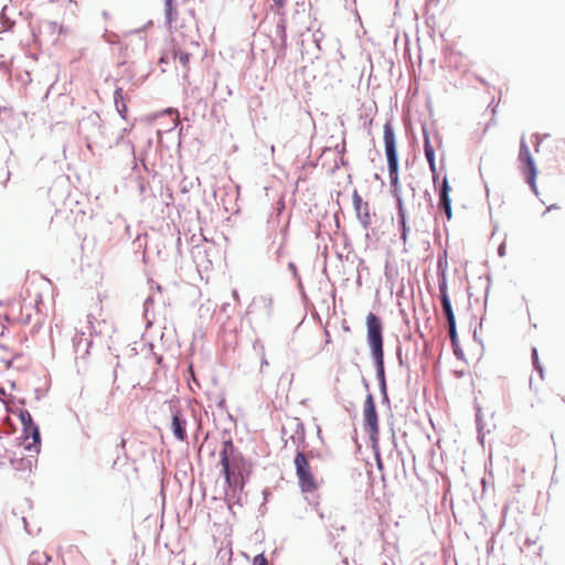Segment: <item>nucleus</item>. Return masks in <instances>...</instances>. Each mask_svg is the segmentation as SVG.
Wrapping results in <instances>:
<instances>
[{"label": "nucleus", "mask_w": 565, "mask_h": 565, "mask_svg": "<svg viewBox=\"0 0 565 565\" xmlns=\"http://www.w3.org/2000/svg\"><path fill=\"white\" fill-rule=\"evenodd\" d=\"M356 213V217L358 220L360 221L361 225L363 226V228H367L371 224V216H370V212H369V204H365V207H363L360 213L359 212H355Z\"/></svg>", "instance_id": "18"}, {"label": "nucleus", "mask_w": 565, "mask_h": 565, "mask_svg": "<svg viewBox=\"0 0 565 565\" xmlns=\"http://www.w3.org/2000/svg\"><path fill=\"white\" fill-rule=\"evenodd\" d=\"M479 171L482 179H484L486 173L491 172V162L489 158H481Z\"/></svg>", "instance_id": "26"}, {"label": "nucleus", "mask_w": 565, "mask_h": 565, "mask_svg": "<svg viewBox=\"0 0 565 565\" xmlns=\"http://www.w3.org/2000/svg\"><path fill=\"white\" fill-rule=\"evenodd\" d=\"M366 342L370 347L371 358L375 367L379 390H387L383 349V323L381 318L373 312H369L366 316Z\"/></svg>", "instance_id": "1"}, {"label": "nucleus", "mask_w": 565, "mask_h": 565, "mask_svg": "<svg viewBox=\"0 0 565 565\" xmlns=\"http://www.w3.org/2000/svg\"><path fill=\"white\" fill-rule=\"evenodd\" d=\"M92 340L84 337V333L75 334L73 337V347L76 354V359H84L89 353Z\"/></svg>", "instance_id": "12"}, {"label": "nucleus", "mask_w": 565, "mask_h": 565, "mask_svg": "<svg viewBox=\"0 0 565 565\" xmlns=\"http://www.w3.org/2000/svg\"><path fill=\"white\" fill-rule=\"evenodd\" d=\"M288 269L292 273L294 278L297 280V285L299 289H302V281L298 274L297 266L295 263L290 262L288 264Z\"/></svg>", "instance_id": "28"}, {"label": "nucleus", "mask_w": 565, "mask_h": 565, "mask_svg": "<svg viewBox=\"0 0 565 565\" xmlns=\"http://www.w3.org/2000/svg\"><path fill=\"white\" fill-rule=\"evenodd\" d=\"M488 281L490 282V277H488ZM489 295H490V284L487 286V289H486V303L488 302Z\"/></svg>", "instance_id": "44"}, {"label": "nucleus", "mask_w": 565, "mask_h": 565, "mask_svg": "<svg viewBox=\"0 0 565 565\" xmlns=\"http://www.w3.org/2000/svg\"><path fill=\"white\" fill-rule=\"evenodd\" d=\"M322 35L318 36L317 33L313 34V42L318 50H320V42H321Z\"/></svg>", "instance_id": "39"}, {"label": "nucleus", "mask_w": 565, "mask_h": 565, "mask_svg": "<svg viewBox=\"0 0 565 565\" xmlns=\"http://www.w3.org/2000/svg\"><path fill=\"white\" fill-rule=\"evenodd\" d=\"M11 387L15 388V383L14 382L11 383Z\"/></svg>", "instance_id": "59"}, {"label": "nucleus", "mask_w": 565, "mask_h": 565, "mask_svg": "<svg viewBox=\"0 0 565 565\" xmlns=\"http://www.w3.org/2000/svg\"><path fill=\"white\" fill-rule=\"evenodd\" d=\"M114 103L116 106V110L120 115L121 118H125V114L127 111V106L124 100L122 88L117 87L114 92Z\"/></svg>", "instance_id": "15"}, {"label": "nucleus", "mask_w": 565, "mask_h": 565, "mask_svg": "<svg viewBox=\"0 0 565 565\" xmlns=\"http://www.w3.org/2000/svg\"><path fill=\"white\" fill-rule=\"evenodd\" d=\"M276 255H277V257H278V258H279V257H281V255H282V249H281V247H279V248L277 249Z\"/></svg>", "instance_id": "48"}, {"label": "nucleus", "mask_w": 565, "mask_h": 565, "mask_svg": "<svg viewBox=\"0 0 565 565\" xmlns=\"http://www.w3.org/2000/svg\"><path fill=\"white\" fill-rule=\"evenodd\" d=\"M491 122H488L484 127V132L489 130Z\"/></svg>", "instance_id": "53"}, {"label": "nucleus", "mask_w": 565, "mask_h": 565, "mask_svg": "<svg viewBox=\"0 0 565 565\" xmlns=\"http://www.w3.org/2000/svg\"><path fill=\"white\" fill-rule=\"evenodd\" d=\"M160 63H166V58H164V57H161V58H160Z\"/></svg>", "instance_id": "57"}, {"label": "nucleus", "mask_w": 565, "mask_h": 565, "mask_svg": "<svg viewBox=\"0 0 565 565\" xmlns=\"http://www.w3.org/2000/svg\"><path fill=\"white\" fill-rule=\"evenodd\" d=\"M452 349H454V354L460 359L462 355H463V352L462 350L460 349L459 347V341L457 342V345H452Z\"/></svg>", "instance_id": "34"}, {"label": "nucleus", "mask_w": 565, "mask_h": 565, "mask_svg": "<svg viewBox=\"0 0 565 565\" xmlns=\"http://www.w3.org/2000/svg\"><path fill=\"white\" fill-rule=\"evenodd\" d=\"M78 132L87 142V148L92 149L103 137L102 119L98 113L92 111L78 122Z\"/></svg>", "instance_id": "4"}, {"label": "nucleus", "mask_w": 565, "mask_h": 565, "mask_svg": "<svg viewBox=\"0 0 565 565\" xmlns=\"http://www.w3.org/2000/svg\"><path fill=\"white\" fill-rule=\"evenodd\" d=\"M276 34L280 40L281 46H287V22L285 18H281L276 24Z\"/></svg>", "instance_id": "17"}, {"label": "nucleus", "mask_w": 565, "mask_h": 565, "mask_svg": "<svg viewBox=\"0 0 565 565\" xmlns=\"http://www.w3.org/2000/svg\"><path fill=\"white\" fill-rule=\"evenodd\" d=\"M262 364H263V365H264V364H267V360H266L265 358H263V360H262Z\"/></svg>", "instance_id": "55"}, {"label": "nucleus", "mask_w": 565, "mask_h": 565, "mask_svg": "<svg viewBox=\"0 0 565 565\" xmlns=\"http://www.w3.org/2000/svg\"><path fill=\"white\" fill-rule=\"evenodd\" d=\"M392 190H391V193L393 195L394 199H398V196H402V193H401V185H397V186H391Z\"/></svg>", "instance_id": "33"}, {"label": "nucleus", "mask_w": 565, "mask_h": 565, "mask_svg": "<svg viewBox=\"0 0 565 565\" xmlns=\"http://www.w3.org/2000/svg\"><path fill=\"white\" fill-rule=\"evenodd\" d=\"M172 56H173V60H179L180 64L184 67V68H188V65L190 63V58H191V54L190 53H186V52H182L181 50H173L172 51Z\"/></svg>", "instance_id": "19"}, {"label": "nucleus", "mask_w": 565, "mask_h": 565, "mask_svg": "<svg viewBox=\"0 0 565 565\" xmlns=\"http://www.w3.org/2000/svg\"><path fill=\"white\" fill-rule=\"evenodd\" d=\"M33 461H34V456L10 459L11 467L17 471H22V472H26V471L31 472Z\"/></svg>", "instance_id": "13"}, {"label": "nucleus", "mask_w": 565, "mask_h": 565, "mask_svg": "<svg viewBox=\"0 0 565 565\" xmlns=\"http://www.w3.org/2000/svg\"><path fill=\"white\" fill-rule=\"evenodd\" d=\"M476 425H477V431H478V440L479 443L484 446V438L487 434H490V429L486 430V424L482 419V411L480 406H476Z\"/></svg>", "instance_id": "14"}, {"label": "nucleus", "mask_w": 565, "mask_h": 565, "mask_svg": "<svg viewBox=\"0 0 565 565\" xmlns=\"http://www.w3.org/2000/svg\"><path fill=\"white\" fill-rule=\"evenodd\" d=\"M264 301L266 302V306L268 308V313H269L273 300H271V298H264Z\"/></svg>", "instance_id": "43"}, {"label": "nucleus", "mask_w": 565, "mask_h": 565, "mask_svg": "<svg viewBox=\"0 0 565 565\" xmlns=\"http://www.w3.org/2000/svg\"><path fill=\"white\" fill-rule=\"evenodd\" d=\"M431 174H433V181L434 183L437 182V179H438V173H437V169H436V164H434V168H429Z\"/></svg>", "instance_id": "38"}, {"label": "nucleus", "mask_w": 565, "mask_h": 565, "mask_svg": "<svg viewBox=\"0 0 565 565\" xmlns=\"http://www.w3.org/2000/svg\"><path fill=\"white\" fill-rule=\"evenodd\" d=\"M519 159L524 164L523 172L525 174L527 183L531 185L533 190H535L536 169L534 161L531 157L530 149L524 142L521 143Z\"/></svg>", "instance_id": "8"}, {"label": "nucleus", "mask_w": 565, "mask_h": 565, "mask_svg": "<svg viewBox=\"0 0 565 565\" xmlns=\"http://www.w3.org/2000/svg\"><path fill=\"white\" fill-rule=\"evenodd\" d=\"M18 417L22 424L23 438L32 439V443L25 445V450L39 454L41 449V434L39 426L34 423L28 409H20L18 413Z\"/></svg>", "instance_id": "5"}, {"label": "nucleus", "mask_w": 565, "mask_h": 565, "mask_svg": "<svg viewBox=\"0 0 565 565\" xmlns=\"http://www.w3.org/2000/svg\"><path fill=\"white\" fill-rule=\"evenodd\" d=\"M0 394H1V395H4V394H6V392H4V390H3V388H0Z\"/></svg>", "instance_id": "56"}, {"label": "nucleus", "mask_w": 565, "mask_h": 565, "mask_svg": "<svg viewBox=\"0 0 565 565\" xmlns=\"http://www.w3.org/2000/svg\"><path fill=\"white\" fill-rule=\"evenodd\" d=\"M423 134H424V154L426 158V157H430V156L435 154V149L430 142V139H429L426 128L423 129Z\"/></svg>", "instance_id": "22"}, {"label": "nucleus", "mask_w": 565, "mask_h": 565, "mask_svg": "<svg viewBox=\"0 0 565 565\" xmlns=\"http://www.w3.org/2000/svg\"><path fill=\"white\" fill-rule=\"evenodd\" d=\"M277 7H284L287 0H273Z\"/></svg>", "instance_id": "45"}, {"label": "nucleus", "mask_w": 565, "mask_h": 565, "mask_svg": "<svg viewBox=\"0 0 565 565\" xmlns=\"http://www.w3.org/2000/svg\"><path fill=\"white\" fill-rule=\"evenodd\" d=\"M494 547V536L492 535L488 541V551H491Z\"/></svg>", "instance_id": "42"}, {"label": "nucleus", "mask_w": 565, "mask_h": 565, "mask_svg": "<svg viewBox=\"0 0 565 565\" xmlns=\"http://www.w3.org/2000/svg\"><path fill=\"white\" fill-rule=\"evenodd\" d=\"M498 253L500 256H504L505 254V243H502L499 248H498Z\"/></svg>", "instance_id": "41"}, {"label": "nucleus", "mask_w": 565, "mask_h": 565, "mask_svg": "<svg viewBox=\"0 0 565 565\" xmlns=\"http://www.w3.org/2000/svg\"><path fill=\"white\" fill-rule=\"evenodd\" d=\"M424 195H425V196L427 198V200H428V209H429V210H431V209L434 207V205H433V200H431V196H430L429 192H428V191H425Z\"/></svg>", "instance_id": "40"}, {"label": "nucleus", "mask_w": 565, "mask_h": 565, "mask_svg": "<svg viewBox=\"0 0 565 565\" xmlns=\"http://www.w3.org/2000/svg\"><path fill=\"white\" fill-rule=\"evenodd\" d=\"M352 200H353L354 211L359 212V213L363 207H365V204H367L366 202H363L361 195L358 193L356 190L353 192Z\"/></svg>", "instance_id": "25"}, {"label": "nucleus", "mask_w": 565, "mask_h": 565, "mask_svg": "<svg viewBox=\"0 0 565 565\" xmlns=\"http://www.w3.org/2000/svg\"><path fill=\"white\" fill-rule=\"evenodd\" d=\"M58 32H60V34L64 33L65 32L64 26H60V31Z\"/></svg>", "instance_id": "54"}, {"label": "nucleus", "mask_w": 565, "mask_h": 565, "mask_svg": "<svg viewBox=\"0 0 565 565\" xmlns=\"http://www.w3.org/2000/svg\"><path fill=\"white\" fill-rule=\"evenodd\" d=\"M484 186H486V190H487V196L489 198L490 196V189H489V185H488L487 181H484Z\"/></svg>", "instance_id": "47"}, {"label": "nucleus", "mask_w": 565, "mask_h": 565, "mask_svg": "<svg viewBox=\"0 0 565 565\" xmlns=\"http://www.w3.org/2000/svg\"><path fill=\"white\" fill-rule=\"evenodd\" d=\"M172 412V420H171V430L175 439L180 441H184L188 437L186 435V419L183 416L180 409H171Z\"/></svg>", "instance_id": "11"}, {"label": "nucleus", "mask_w": 565, "mask_h": 565, "mask_svg": "<svg viewBox=\"0 0 565 565\" xmlns=\"http://www.w3.org/2000/svg\"><path fill=\"white\" fill-rule=\"evenodd\" d=\"M426 160L429 164V168H434V164H436V153L430 157H426Z\"/></svg>", "instance_id": "37"}, {"label": "nucleus", "mask_w": 565, "mask_h": 565, "mask_svg": "<svg viewBox=\"0 0 565 565\" xmlns=\"http://www.w3.org/2000/svg\"><path fill=\"white\" fill-rule=\"evenodd\" d=\"M363 424L364 429L369 435L371 446L376 456L379 439H380V426H379V415L376 411V405L374 401V396L371 393H367L364 404H363Z\"/></svg>", "instance_id": "3"}, {"label": "nucleus", "mask_w": 565, "mask_h": 565, "mask_svg": "<svg viewBox=\"0 0 565 565\" xmlns=\"http://www.w3.org/2000/svg\"><path fill=\"white\" fill-rule=\"evenodd\" d=\"M441 302V310L443 313L447 320V323L456 322L455 312L451 306L450 298L444 297V299H440Z\"/></svg>", "instance_id": "16"}, {"label": "nucleus", "mask_w": 565, "mask_h": 565, "mask_svg": "<svg viewBox=\"0 0 565 565\" xmlns=\"http://www.w3.org/2000/svg\"><path fill=\"white\" fill-rule=\"evenodd\" d=\"M484 322H486V318H481V321H480V324H479V329H476L475 332H473V339L476 341H478L482 347H483V340L481 339V334H482V331H483V326H484Z\"/></svg>", "instance_id": "29"}, {"label": "nucleus", "mask_w": 565, "mask_h": 565, "mask_svg": "<svg viewBox=\"0 0 565 565\" xmlns=\"http://www.w3.org/2000/svg\"><path fill=\"white\" fill-rule=\"evenodd\" d=\"M384 149L387 161V170L391 186L399 184V161L396 146V135L394 127L390 121L385 122L383 127Z\"/></svg>", "instance_id": "2"}, {"label": "nucleus", "mask_w": 565, "mask_h": 565, "mask_svg": "<svg viewBox=\"0 0 565 565\" xmlns=\"http://www.w3.org/2000/svg\"><path fill=\"white\" fill-rule=\"evenodd\" d=\"M396 200V209H397V220L407 218L406 209L404 205V200L402 196H398Z\"/></svg>", "instance_id": "24"}, {"label": "nucleus", "mask_w": 565, "mask_h": 565, "mask_svg": "<svg viewBox=\"0 0 565 565\" xmlns=\"http://www.w3.org/2000/svg\"><path fill=\"white\" fill-rule=\"evenodd\" d=\"M362 382H363V386L365 387V390L369 391L370 390L369 382L365 379H363Z\"/></svg>", "instance_id": "46"}, {"label": "nucleus", "mask_w": 565, "mask_h": 565, "mask_svg": "<svg viewBox=\"0 0 565 565\" xmlns=\"http://www.w3.org/2000/svg\"><path fill=\"white\" fill-rule=\"evenodd\" d=\"M228 307H230V305H228V303H224V305L222 306V310H223V311H226Z\"/></svg>", "instance_id": "51"}, {"label": "nucleus", "mask_w": 565, "mask_h": 565, "mask_svg": "<svg viewBox=\"0 0 565 565\" xmlns=\"http://www.w3.org/2000/svg\"><path fill=\"white\" fill-rule=\"evenodd\" d=\"M294 463L301 491H315L317 489V482L303 451L298 450L296 452Z\"/></svg>", "instance_id": "6"}, {"label": "nucleus", "mask_w": 565, "mask_h": 565, "mask_svg": "<svg viewBox=\"0 0 565 565\" xmlns=\"http://www.w3.org/2000/svg\"><path fill=\"white\" fill-rule=\"evenodd\" d=\"M22 521H23V524H24V529H25V531H28V532H29V530H28V522H26V519H25V518H23V519H22Z\"/></svg>", "instance_id": "50"}, {"label": "nucleus", "mask_w": 565, "mask_h": 565, "mask_svg": "<svg viewBox=\"0 0 565 565\" xmlns=\"http://www.w3.org/2000/svg\"><path fill=\"white\" fill-rule=\"evenodd\" d=\"M221 451L226 452V457L230 463V470L232 473L243 477L245 471V461L243 455L235 448L233 440L231 438L225 439L223 441V447Z\"/></svg>", "instance_id": "7"}, {"label": "nucleus", "mask_w": 565, "mask_h": 565, "mask_svg": "<svg viewBox=\"0 0 565 565\" xmlns=\"http://www.w3.org/2000/svg\"><path fill=\"white\" fill-rule=\"evenodd\" d=\"M164 13H166L167 23L171 24L172 21L175 19L174 15L177 14L175 8L173 6V1L168 0L164 2Z\"/></svg>", "instance_id": "21"}, {"label": "nucleus", "mask_w": 565, "mask_h": 565, "mask_svg": "<svg viewBox=\"0 0 565 565\" xmlns=\"http://www.w3.org/2000/svg\"><path fill=\"white\" fill-rule=\"evenodd\" d=\"M489 459H490V462L492 461V452L490 451L489 454Z\"/></svg>", "instance_id": "58"}, {"label": "nucleus", "mask_w": 565, "mask_h": 565, "mask_svg": "<svg viewBox=\"0 0 565 565\" xmlns=\"http://www.w3.org/2000/svg\"><path fill=\"white\" fill-rule=\"evenodd\" d=\"M153 303V299L152 297H147L145 302H143V307H145V316L147 317L148 316V312H149V308L150 306H152Z\"/></svg>", "instance_id": "32"}, {"label": "nucleus", "mask_w": 565, "mask_h": 565, "mask_svg": "<svg viewBox=\"0 0 565 565\" xmlns=\"http://www.w3.org/2000/svg\"><path fill=\"white\" fill-rule=\"evenodd\" d=\"M450 190L448 179L445 175L438 189V209L444 211L448 221L452 217Z\"/></svg>", "instance_id": "9"}, {"label": "nucleus", "mask_w": 565, "mask_h": 565, "mask_svg": "<svg viewBox=\"0 0 565 565\" xmlns=\"http://www.w3.org/2000/svg\"><path fill=\"white\" fill-rule=\"evenodd\" d=\"M396 356H397V360H398V364L401 366H403L404 365V361H403V358H402V348H401V345H398L397 349H396Z\"/></svg>", "instance_id": "35"}, {"label": "nucleus", "mask_w": 565, "mask_h": 565, "mask_svg": "<svg viewBox=\"0 0 565 565\" xmlns=\"http://www.w3.org/2000/svg\"><path fill=\"white\" fill-rule=\"evenodd\" d=\"M232 295H233V297H234L235 299H238V292H237V290H236V289H234V290L232 291Z\"/></svg>", "instance_id": "49"}, {"label": "nucleus", "mask_w": 565, "mask_h": 565, "mask_svg": "<svg viewBox=\"0 0 565 565\" xmlns=\"http://www.w3.org/2000/svg\"><path fill=\"white\" fill-rule=\"evenodd\" d=\"M438 287H439L440 299H444V297L450 298L448 295L447 277H446L445 270H441V273L438 276Z\"/></svg>", "instance_id": "20"}, {"label": "nucleus", "mask_w": 565, "mask_h": 565, "mask_svg": "<svg viewBox=\"0 0 565 565\" xmlns=\"http://www.w3.org/2000/svg\"><path fill=\"white\" fill-rule=\"evenodd\" d=\"M447 324H448V332H449L451 345H457V342H458L457 324H456V322H451V323H447Z\"/></svg>", "instance_id": "27"}, {"label": "nucleus", "mask_w": 565, "mask_h": 565, "mask_svg": "<svg viewBox=\"0 0 565 565\" xmlns=\"http://www.w3.org/2000/svg\"><path fill=\"white\" fill-rule=\"evenodd\" d=\"M30 319H31V315H30V313H28V315H26V318H25V323L30 322Z\"/></svg>", "instance_id": "52"}, {"label": "nucleus", "mask_w": 565, "mask_h": 565, "mask_svg": "<svg viewBox=\"0 0 565 565\" xmlns=\"http://www.w3.org/2000/svg\"><path fill=\"white\" fill-rule=\"evenodd\" d=\"M220 463L222 466V475L225 479L226 486L230 488L239 487L241 489H243V477L232 473V470H230V463L225 451H220Z\"/></svg>", "instance_id": "10"}, {"label": "nucleus", "mask_w": 565, "mask_h": 565, "mask_svg": "<svg viewBox=\"0 0 565 565\" xmlns=\"http://www.w3.org/2000/svg\"><path fill=\"white\" fill-rule=\"evenodd\" d=\"M253 565H268V562L265 555L260 553L254 557Z\"/></svg>", "instance_id": "30"}, {"label": "nucleus", "mask_w": 565, "mask_h": 565, "mask_svg": "<svg viewBox=\"0 0 565 565\" xmlns=\"http://www.w3.org/2000/svg\"><path fill=\"white\" fill-rule=\"evenodd\" d=\"M487 110L491 113L492 117L494 116V97H492L491 102L488 104Z\"/></svg>", "instance_id": "36"}, {"label": "nucleus", "mask_w": 565, "mask_h": 565, "mask_svg": "<svg viewBox=\"0 0 565 565\" xmlns=\"http://www.w3.org/2000/svg\"><path fill=\"white\" fill-rule=\"evenodd\" d=\"M382 404L386 405L388 408L391 407V402L388 397L387 390H381Z\"/></svg>", "instance_id": "31"}, {"label": "nucleus", "mask_w": 565, "mask_h": 565, "mask_svg": "<svg viewBox=\"0 0 565 565\" xmlns=\"http://www.w3.org/2000/svg\"><path fill=\"white\" fill-rule=\"evenodd\" d=\"M397 223H398V228H399V233H401V239L403 241L404 244H406L407 239H408V233H409V226L407 224V218L397 220Z\"/></svg>", "instance_id": "23"}]
</instances>
